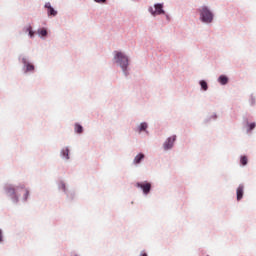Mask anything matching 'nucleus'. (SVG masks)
I'll return each mask as SVG.
<instances>
[{
	"label": "nucleus",
	"mask_w": 256,
	"mask_h": 256,
	"mask_svg": "<svg viewBox=\"0 0 256 256\" xmlns=\"http://www.w3.org/2000/svg\"><path fill=\"white\" fill-rule=\"evenodd\" d=\"M200 85H201L203 91H207L208 86H207V82L205 80H201Z\"/></svg>",
	"instance_id": "f3484780"
},
{
	"label": "nucleus",
	"mask_w": 256,
	"mask_h": 256,
	"mask_svg": "<svg viewBox=\"0 0 256 256\" xmlns=\"http://www.w3.org/2000/svg\"><path fill=\"white\" fill-rule=\"evenodd\" d=\"M200 19L203 23H211L213 21V12L206 6H203L200 10Z\"/></svg>",
	"instance_id": "f257e3e1"
},
{
	"label": "nucleus",
	"mask_w": 256,
	"mask_h": 256,
	"mask_svg": "<svg viewBox=\"0 0 256 256\" xmlns=\"http://www.w3.org/2000/svg\"><path fill=\"white\" fill-rule=\"evenodd\" d=\"M255 127V123L250 124V131H253V128Z\"/></svg>",
	"instance_id": "412c9836"
},
{
	"label": "nucleus",
	"mask_w": 256,
	"mask_h": 256,
	"mask_svg": "<svg viewBox=\"0 0 256 256\" xmlns=\"http://www.w3.org/2000/svg\"><path fill=\"white\" fill-rule=\"evenodd\" d=\"M61 155H62V157L69 159V148L62 149Z\"/></svg>",
	"instance_id": "f8f14e48"
},
{
	"label": "nucleus",
	"mask_w": 256,
	"mask_h": 256,
	"mask_svg": "<svg viewBox=\"0 0 256 256\" xmlns=\"http://www.w3.org/2000/svg\"><path fill=\"white\" fill-rule=\"evenodd\" d=\"M96 3H105L106 0H94Z\"/></svg>",
	"instance_id": "4be33fe9"
},
{
	"label": "nucleus",
	"mask_w": 256,
	"mask_h": 256,
	"mask_svg": "<svg viewBox=\"0 0 256 256\" xmlns=\"http://www.w3.org/2000/svg\"><path fill=\"white\" fill-rule=\"evenodd\" d=\"M141 256H147V253H143Z\"/></svg>",
	"instance_id": "393cba45"
},
{
	"label": "nucleus",
	"mask_w": 256,
	"mask_h": 256,
	"mask_svg": "<svg viewBox=\"0 0 256 256\" xmlns=\"http://www.w3.org/2000/svg\"><path fill=\"white\" fill-rule=\"evenodd\" d=\"M149 12L154 17L157 15H163L165 13L163 10V4H155L154 9L152 7L149 8Z\"/></svg>",
	"instance_id": "20e7f679"
},
{
	"label": "nucleus",
	"mask_w": 256,
	"mask_h": 256,
	"mask_svg": "<svg viewBox=\"0 0 256 256\" xmlns=\"http://www.w3.org/2000/svg\"><path fill=\"white\" fill-rule=\"evenodd\" d=\"M38 34H39L41 37H47V29L42 28V29L38 30Z\"/></svg>",
	"instance_id": "2eb2a0df"
},
{
	"label": "nucleus",
	"mask_w": 256,
	"mask_h": 256,
	"mask_svg": "<svg viewBox=\"0 0 256 256\" xmlns=\"http://www.w3.org/2000/svg\"><path fill=\"white\" fill-rule=\"evenodd\" d=\"M45 9H47V13L49 17H55L57 15V10H55L53 7H51V3L47 2L45 4Z\"/></svg>",
	"instance_id": "423d86ee"
},
{
	"label": "nucleus",
	"mask_w": 256,
	"mask_h": 256,
	"mask_svg": "<svg viewBox=\"0 0 256 256\" xmlns=\"http://www.w3.org/2000/svg\"><path fill=\"white\" fill-rule=\"evenodd\" d=\"M25 32L26 33H29V36L31 38H33V36L35 35V32H33V28L31 26H28L26 29H25Z\"/></svg>",
	"instance_id": "4468645a"
},
{
	"label": "nucleus",
	"mask_w": 256,
	"mask_h": 256,
	"mask_svg": "<svg viewBox=\"0 0 256 256\" xmlns=\"http://www.w3.org/2000/svg\"><path fill=\"white\" fill-rule=\"evenodd\" d=\"M244 189L245 187L240 184L236 190V194H237V201H241L243 199V193H244Z\"/></svg>",
	"instance_id": "0eeeda50"
},
{
	"label": "nucleus",
	"mask_w": 256,
	"mask_h": 256,
	"mask_svg": "<svg viewBox=\"0 0 256 256\" xmlns=\"http://www.w3.org/2000/svg\"><path fill=\"white\" fill-rule=\"evenodd\" d=\"M254 104H255V99L251 98V105H254Z\"/></svg>",
	"instance_id": "5701e85b"
},
{
	"label": "nucleus",
	"mask_w": 256,
	"mask_h": 256,
	"mask_svg": "<svg viewBox=\"0 0 256 256\" xmlns=\"http://www.w3.org/2000/svg\"><path fill=\"white\" fill-rule=\"evenodd\" d=\"M136 187L138 189H142L144 195H149V193L151 192V183L147 181L136 183Z\"/></svg>",
	"instance_id": "7ed1b4c3"
},
{
	"label": "nucleus",
	"mask_w": 256,
	"mask_h": 256,
	"mask_svg": "<svg viewBox=\"0 0 256 256\" xmlns=\"http://www.w3.org/2000/svg\"><path fill=\"white\" fill-rule=\"evenodd\" d=\"M219 83H221V85H227V83H229V78H227V76L225 75H221L218 78Z\"/></svg>",
	"instance_id": "9d476101"
},
{
	"label": "nucleus",
	"mask_w": 256,
	"mask_h": 256,
	"mask_svg": "<svg viewBox=\"0 0 256 256\" xmlns=\"http://www.w3.org/2000/svg\"><path fill=\"white\" fill-rule=\"evenodd\" d=\"M74 129L76 133H79V134L83 133V126H81V124H75Z\"/></svg>",
	"instance_id": "ddd939ff"
},
{
	"label": "nucleus",
	"mask_w": 256,
	"mask_h": 256,
	"mask_svg": "<svg viewBox=\"0 0 256 256\" xmlns=\"http://www.w3.org/2000/svg\"><path fill=\"white\" fill-rule=\"evenodd\" d=\"M7 195H9L10 197H15V201H17V196L15 195V188L8 187L7 188Z\"/></svg>",
	"instance_id": "9b49d317"
},
{
	"label": "nucleus",
	"mask_w": 256,
	"mask_h": 256,
	"mask_svg": "<svg viewBox=\"0 0 256 256\" xmlns=\"http://www.w3.org/2000/svg\"><path fill=\"white\" fill-rule=\"evenodd\" d=\"M3 242V232L0 230V243Z\"/></svg>",
	"instance_id": "aec40b11"
},
{
	"label": "nucleus",
	"mask_w": 256,
	"mask_h": 256,
	"mask_svg": "<svg viewBox=\"0 0 256 256\" xmlns=\"http://www.w3.org/2000/svg\"><path fill=\"white\" fill-rule=\"evenodd\" d=\"M177 139V136H172V137H169L165 143H164V149L165 151H169V149H172L173 148V143H175Z\"/></svg>",
	"instance_id": "39448f33"
},
{
	"label": "nucleus",
	"mask_w": 256,
	"mask_h": 256,
	"mask_svg": "<svg viewBox=\"0 0 256 256\" xmlns=\"http://www.w3.org/2000/svg\"><path fill=\"white\" fill-rule=\"evenodd\" d=\"M23 193H24V199L27 201V198L29 197V190H27L25 187H21Z\"/></svg>",
	"instance_id": "dca6fc26"
},
{
	"label": "nucleus",
	"mask_w": 256,
	"mask_h": 256,
	"mask_svg": "<svg viewBox=\"0 0 256 256\" xmlns=\"http://www.w3.org/2000/svg\"><path fill=\"white\" fill-rule=\"evenodd\" d=\"M147 130V123L143 122L140 124L139 131H146Z\"/></svg>",
	"instance_id": "6ab92c4d"
},
{
	"label": "nucleus",
	"mask_w": 256,
	"mask_h": 256,
	"mask_svg": "<svg viewBox=\"0 0 256 256\" xmlns=\"http://www.w3.org/2000/svg\"><path fill=\"white\" fill-rule=\"evenodd\" d=\"M143 159H145V154H143V153L138 154V155L134 158V164H135V165H139V163H141V161H143Z\"/></svg>",
	"instance_id": "1a4fd4ad"
},
{
	"label": "nucleus",
	"mask_w": 256,
	"mask_h": 256,
	"mask_svg": "<svg viewBox=\"0 0 256 256\" xmlns=\"http://www.w3.org/2000/svg\"><path fill=\"white\" fill-rule=\"evenodd\" d=\"M22 63H23V65H25L26 71H34L35 70V66H33V64H30L27 62V58H23Z\"/></svg>",
	"instance_id": "6e6552de"
},
{
	"label": "nucleus",
	"mask_w": 256,
	"mask_h": 256,
	"mask_svg": "<svg viewBox=\"0 0 256 256\" xmlns=\"http://www.w3.org/2000/svg\"><path fill=\"white\" fill-rule=\"evenodd\" d=\"M115 59L120 65L121 69L127 71V67H129V58H127V56H125V54L122 52H116Z\"/></svg>",
	"instance_id": "f03ea898"
},
{
	"label": "nucleus",
	"mask_w": 256,
	"mask_h": 256,
	"mask_svg": "<svg viewBox=\"0 0 256 256\" xmlns=\"http://www.w3.org/2000/svg\"><path fill=\"white\" fill-rule=\"evenodd\" d=\"M248 161L249 160L247 159V156H242L241 159H240V163L243 166L247 165Z\"/></svg>",
	"instance_id": "a211bd4d"
},
{
	"label": "nucleus",
	"mask_w": 256,
	"mask_h": 256,
	"mask_svg": "<svg viewBox=\"0 0 256 256\" xmlns=\"http://www.w3.org/2000/svg\"><path fill=\"white\" fill-rule=\"evenodd\" d=\"M16 192L19 193V187L16 188Z\"/></svg>",
	"instance_id": "b1692460"
}]
</instances>
